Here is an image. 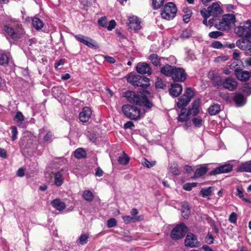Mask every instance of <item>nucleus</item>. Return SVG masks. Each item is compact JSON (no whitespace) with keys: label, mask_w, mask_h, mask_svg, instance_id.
Wrapping results in <instances>:
<instances>
[{"label":"nucleus","mask_w":251,"mask_h":251,"mask_svg":"<svg viewBox=\"0 0 251 251\" xmlns=\"http://www.w3.org/2000/svg\"><path fill=\"white\" fill-rule=\"evenodd\" d=\"M3 30L7 38H11L15 40L21 38L24 34L21 25L18 22L5 25L3 26Z\"/></svg>","instance_id":"f257e3e1"},{"label":"nucleus","mask_w":251,"mask_h":251,"mask_svg":"<svg viewBox=\"0 0 251 251\" xmlns=\"http://www.w3.org/2000/svg\"><path fill=\"white\" fill-rule=\"evenodd\" d=\"M236 22L235 17L233 14H228L223 16L222 19L215 24V27L220 30H229Z\"/></svg>","instance_id":"f03ea898"},{"label":"nucleus","mask_w":251,"mask_h":251,"mask_svg":"<svg viewBox=\"0 0 251 251\" xmlns=\"http://www.w3.org/2000/svg\"><path fill=\"white\" fill-rule=\"evenodd\" d=\"M127 80L134 86L143 88H146L150 85L149 79L146 76L140 75L129 74L127 77Z\"/></svg>","instance_id":"7ed1b4c3"},{"label":"nucleus","mask_w":251,"mask_h":251,"mask_svg":"<svg viewBox=\"0 0 251 251\" xmlns=\"http://www.w3.org/2000/svg\"><path fill=\"white\" fill-rule=\"evenodd\" d=\"M176 11L177 9L175 4L173 2H169L164 6L161 13V16L164 19L170 20L176 16Z\"/></svg>","instance_id":"20e7f679"},{"label":"nucleus","mask_w":251,"mask_h":251,"mask_svg":"<svg viewBox=\"0 0 251 251\" xmlns=\"http://www.w3.org/2000/svg\"><path fill=\"white\" fill-rule=\"evenodd\" d=\"M242 25L235 28V33L238 36L251 38V21L249 20L243 23Z\"/></svg>","instance_id":"39448f33"},{"label":"nucleus","mask_w":251,"mask_h":251,"mask_svg":"<svg viewBox=\"0 0 251 251\" xmlns=\"http://www.w3.org/2000/svg\"><path fill=\"white\" fill-rule=\"evenodd\" d=\"M122 111L126 116L131 120H137L140 117V111L135 106L125 105L122 107Z\"/></svg>","instance_id":"423d86ee"},{"label":"nucleus","mask_w":251,"mask_h":251,"mask_svg":"<svg viewBox=\"0 0 251 251\" xmlns=\"http://www.w3.org/2000/svg\"><path fill=\"white\" fill-rule=\"evenodd\" d=\"M187 231V228L184 224L177 225L172 230L171 237L175 240H177L184 237Z\"/></svg>","instance_id":"0eeeda50"},{"label":"nucleus","mask_w":251,"mask_h":251,"mask_svg":"<svg viewBox=\"0 0 251 251\" xmlns=\"http://www.w3.org/2000/svg\"><path fill=\"white\" fill-rule=\"evenodd\" d=\"M75 37L79 42L85 44L92 49H97L99 48L98 44L93 39L83 35L79 34L75 35Z\"/></svg>","instance_id":"6e6552de"},{"label":"nucleus","mask_w":251,"mask_h":251,"mask_svg":"<svg viewBox=\"0 0 251 251\" xmlns=\"http://www.w3.org/2000/svg\"><path fill=\"white\" fill-rule=\"evenodd\" d=\"M142 95L139 93H135L131 91H127L125 93V97L128 101L131 103H136L138 105L141 104Z\"/></svg>","instance_id":"1a4fd4ad"},{"label":"nucleus","mask_w":251,"mask_h":251,"mask_svg":"<svg viewBox=\"0 0 251 251\" xmlns=\"http://www.w3.org/2000/svg\"><path fill=\"white\" fill-rule=\"evenodd\" d=\"M171 77L175 81L183 82L186 79V74L183 68L175 67Z\"/></svg>","instance_id":"9d476101"},{"label":"nucleus","mask_w":251,"mask_h":251,"mask_svg":"<svg viewBox=\"0 0 251 251\" xmlns=\"http://www.w3.org/2000/svg\"><path fill=\"white\" fill-rule=\"evenodd\" d=\"M136 71L141 74H151L152 70L149 64L145 62H139L136 67Z\"/></svg>","instance_id":"9b49d317"},{"label":"nucleus","mask_w":251,"mask_h":251,"mask_svg":"<svg viewBox=\"0 0 251 251\" xmlns=\"http://www.w3.org/2000/svg\"><path fill=\"white\" fill-rule=\"evenodd\" d=\"M233 169V165L230 164H225L216 168L210 173L211 175H216L220 174L227 173L231 172Z\"/></svg>","instance_id":"f8f14e48"},{"label":"nucleus","mask_w":251,"mask_h":251,"mask_svg":"<svg viewBox=\"0 0 251 251\" xmlns=\"http://www.w3.org/2000/svg\"><path fill=\"white\" fill-rule=\"evenodd\" d=\"M235 75L238 79L245 82L250 79L251 76V73L247 71L237 69L235 71Z\"/></svg>","instance_id":"ddd939ff"},{"label":"nucleus","mask_w":251,"mask_h":251,"mask_svg":"<svg viewBox=\"0 0 251 251\" xmlns=\"http://www.w3.org/2000/svg\"><path fill=\"white\" fill-rule=\"evenodd\" d=\"M222 85L226 89L232 91L236 89L237 83L233 78L228 77L222 82Z\"/></svg>","instance_id":"4468645a"},{"label":"nucleus","mask_w":251,"mask_h":251,"mask_svg":"<svg viewBox=\"0 0 251 251\" xmlns=\"http://www.w3.org/2000/svg\"><path fill=\"white\" fill-rule=\"evenodd\" d=\"M198 241L196 236L191 233L187 234L185 240V245L187 247L193 248L197 246Z\"/></svg>","instance_id":"2eb2a0df"},{"label":"nucleus","mask_w":251,"mask_h":251,"mask_svg":"<svg viewBox=\"0 0 251 251\" xmlns=\"http://www.w3.org/2000/svg\"><path fill=\"white\" fill-rule=\"evenodd\" d=\"M236 46L243 50H251V41L247 38H243L237 40Z\"/></svg>","instance_id":"dca6fc26"},{"label":"nucleus","mask_w":251,"mask_h":251,"mask_svg":"<svg viewBox=\"0 0 251 251\" xmlns=\"http://www.w3.org/2000/svg\"><path fill=\"white\" fill-rule=\"evenodd\" d=\"M92 110L89 107H84L79 113V117L81 122L85 123L89 121L92 115Z\"/></svg>","instance_id":"f3484780"},{"label":"nucleus","mask_w":251,"mask_h":251,"mask_svg":"<svg viewBox=\"0 0 251 251\" xmlns=\"http://www.w3.org/2000/svg\"><path fill=\"white\" fill-rule=\"evenodd\" d=\"M128 25L132 30H138L141 29V21L136 16H132L129 18Z\"/></svg>","instance_id":"a211bd4d"},{"label":"nucleus","mask_w":251,"mask_h":251,"mask_svg":"<svg viewBox=\"0 0 251 251\" xmlns=\"http://www.w3.org/2000/svg\"><path fill=\"white\" fill-rule=\"evenodd\" d=\"M182 86L178 83H173L169 89V93L173 97H178L182 92Z\"/></svg>","instance_id":"6ab92c4d"},{"label":"nucleus","mask_w":251,"mask_h":251,"mask_svg":"<svg viewBox=\"0 0 251 251\" xmlns=\"http://www.w3.org/2000/svg\"><path fill=\"white\" fill-rule=\"evenodd\" d=\"M209 12L211 16H216L222 13V10L219 4L217 3H213L212 4L208 7Z\"/></svg>","instance_id":"aec40b11"},{"label":"nucleus","mask_w":251,"mask_h":251,"mask_svg":"<svg viewBox=\"0 0 251 251\" xmlns=\"http://www.w3.org/2000/svg\"><path fill=\"white\" fill-rule=\"evenodd\" d=\"M238 172L251 173V160L242 163L237 168Z\"/></svg>","instance_id":"412c9836"},{"label":"nucleus","mask_w":251,"mask_h":251,"mask_svg":"<svg viewBox=\"0 0 251 251\" xmlns=\"http://www.w3.org/2000/svg\"><path fill=\"white\" fill-rule=\"evenodd\" d=\"M175 68L174 66L166 65L161 68L160 72L166 76H171Z\"/></svg>","instance_id":"4be33fe9"},{"label":"nucleus","mask_w":251,"mask_h":251,"mask_svg":"<svg viewBox=\"0 0 251 251\" xmlns=\"http://www.w3.org/2000/svg\"><path fill=\"white\" fill-rule=\"evenodd\" d=\"M233 100L238 106H242L246 102V99L241 94H236L233 98Z\"/></svg>","instance_id":"5701e85b"},{"label":"nucleus","mask_w":251,"mask_h":251,"mask_svg":"<svg viewBox=\"0 0 251 251\" xmlns=\"http://www.w3.org/2000/svg\"><path fill=\"white\" fill-rule=\"evenodd\" d=\"M54 183L57 186H61L64 181V177L62 173L60 171L56 172L54 174Z\"/></svg>","instance_id":"b1692460"},{"label":"nucleus","mask_w":251,"mask_h":251,"mask_svg":"<svg viewBox=\"0 0 251 251\" xmlns=\"http://www.w3.org/2000/svg\"><path fill=\"white\" fill-rule=\"evenodd\" d=\"M51 204L53 207L58 211H62L66 207L65 203L59 199H55L53 201L51 202Z\"/></svg>","instance_id":"393cba45"},{"label":"nucleus","mask_w":251,"mask_h":251,"mask_svg":"<svg viewBox=\"0 0 251 251\" xmlns=\"http://www.w3.org/2000/svg\"><path fill=\"white\" fill-rule=\"evenodd\" d=\"M200 101L199 100H195L192 103V107L189 109V112L193 116H196L199 112Z\"/></svg>","instance_id":"a878e982"},{"label":"nucleus","mask_w":251,"mask_h":251,"mask_svg":"<svg viewBox=\"0 0 251 251\" xmlns=\"http://www.w3.org/2000/svg\"><path fill=\"white\" fill-rule=\"evenodd\" d=\"M149 59L151 61V63L155 66H160L161 64L160 63L161 59L163 58L159 57L156 54H152L149 56Z\"/></svg>","instance_id":"bb28decb"},{"label":"nucleus","mask_w":251,"mask_h":251,"mask_svg":"<svg viewBox=\"0 0 251 251\" xmlns=\"http://www.w3.org/2000/svg\"><path fill=\"white\" fill-rule=\"evenodd\" d=\"M190 101L189 99H187L183 95L178 99V102H177V106L179 108H183L186 106L188 103Z\"/></svg>","instance_id":"cd10ccee"},{"label":"nucleus","mask_w":251,"mask_h":251,"mask_svg":"<svg viewBox=\"0 0 251 251\" xmlns=\"http://www.w3.org/2000/svg\"><path fill=\"white\" fill-rule=\"evenodd\" d=\"M83 198L87 201H91L94 199L93 193L89 190H85L82 194Z\"/></svg>","instance_id":"c85d7f7f"},{"label":"nucleus","mask_w":251,"mask_h":251,"mask_svg":"<svg viewBox=\"0 0 251 251\" xmlns=\"http://www.w3.org/2000/svg\"><path fill=\"white\" fill-rule=\"evenodd\" d=\"M14 120L18 126L21 125L24 120V116L20 111L16 112Z\"/></svg>","instance_id":"c756f323"},{"label":"nucleus","mask_w":251,"mask_h":251,"mask_svg":"<svg viewBox=\"0 0 251 251\" xmlns=\"http://www.w3.org/2000/svg\"><path fill=\"white\" fill-rule=\"evenodd\" d=\"M207 171V168L204 166H201L198 168L194 174L195 177H199L204 175Z\"/></svg>","instance_id":"7c9ffc66"},{"label":"nucleus","mask_w":251,"mask_h":251,"mask_svg":"<svg viewBox=\"0 0 251 251\" xmlns=\"http://www.w3.org/2000/svg\"><path fill=\"white\" fill-rule=\"evenodd\" d=\"M220 110V106L218 104H215L208 108V111L210 115H214L217 114Z\"/></svg>","instance_id":"2f4dec72"},{"label":"nucleus","mask_w":251,"mask_h":251,"mask_svg":"<svg viewBox=\"0 0 251 251\" xmlns=\"http://www.w3.org/2000/svg\"><path fill=\"white\" fill-rule=\"evenodd\" d=\"M190 115L189 111L187 113L184 111V110H182L181 113L177 117V120L180 122L187 121L189 119V116Z\"/></svg>","instance_id":"473e14b6"},{"label":"nucleus","mask_w":251,"mask_h":251,"mask_svg":"<svg viewBox=\"0 0 251 251\" xmlns=\"http://www.w3.org/2000/svg\"><path fill=\"white\" fill-rule=\"evenodd\" d=\"M213 189V187H212L202 188L200 191V194L203 197H207L211 195Z\"/></svg>","instance_id":"72a5a7b5"},{"label":"nucleus","mask_w":251,"mask_h":251,"mask_svg":"<svg viewBox=\"0 0 251 251\" xmlns=\"http://www.w3.org/2000/svg\"><path fill=\"white\" fill-rule=\"evenodd\" d=\"M9 60V56L5 53L0 54V65L8 64Z\"/></svg>","instance_id":"f704fd0d"},{"label":"nucleus","mask_w":251,"mask_h":251,"mask_svg":"<svg viewBox=\"0 0 251 251\" xmlns=\"http://www.w3.org/2000/svg\"><path fill=\"white\" fill-rule=\"evenodd\" d=\"M122 218L126 224L130 222H134L140 220V217H132L130 216H124L122 217Z\"/></svg>","instance_id":"c9c22d12"},{"label":"nucleus","mask_w":251,"mask_h":251,"mask_svg":"<svg viewBox=\"0 0 251 251\" xmlns=\"http://www.w3.org/2000/svg\"><path fill=\"white\" fill-rule=\"evenodd\" d=\"M33 26L37 29H39L43 27L42 22L38 18H34L32 20Z\"/></svg>","instance_id":"e433bc0d"},{"label":"nucleus","mask_w":251,"mask_h":251,"mask_svg":"<svg viewBox=\"0 0 251 251\" xmlns=\"http://www.w3.org/2000/svg\"><path fill=\"white\" fill-rule=\"evenodd\" d=\"M74 153L75 157L77 158L85 157L86 155L85 151L81 148L76 149Z\"/></svg>","instance_id":"4c0bfd02"},{"label":"nucleus","mask_w":251,"mask_h":251,"mask_svg":"<svg viewBox=\"0 0 251 251\" xmlns=\"http://www.w3.org/2000/svg\"><path fill=\"white\" fill-rule=\"evenodd\" d=\"M118 161L120 164L126 165L128 163L129 158L126 153H124L123 156H120L119 157Z\"/></svg>","instance_id":"58836bf2"},{"label":"nucleus","mask_w":251,"mask_h":251,"mask_svg":"<svg viewBox=\"0 0 251 251\" xmlns=\"http://www.w3.org/2000/svg\"><path fill=\"white\" fill-rule=\"evenodd\" d=\"M194 95L195 93L193 89L191 88H186L183 96L191 100V99L194 97Z\"/></svg>","instance_id":"ea45409f"},{"label":"nucleus","mask_w":251,"mask_h":251,"mask_svg":"<svg viewBox=\"0 0 251 251\" xmlns=\"http://www.w3.org/2000/svg\"><path fill=\"white\" fill-rule=\"evenodd\" d=\"M141 104L143 103L146 107L147 108H151L153 104L148 99L142 95L141 96Z\"/></svg>","instance_id":"a19ab883"},{"label":"nucleus","mask_w":251,"mask_h":251,"mask_svg":"<svg viewBox=\"0 0 251 251\" xmlns=\"http://www.w3.org/2000/svg\"><path fill=\"white\" fill-rule=\"evenodd\" d=\"M165 0H153L152 6L154 9L159 8L164 3Z\"/></svg>","instance_id":"79ce46f5"},{"label":"nucleus","mask_w":251,"mask_h":251,"mask_svg":"<svg viewBox=\"0 0 251 251\" xmlns=\"http://www.w3.org/2000/svg\"><path fill=\"white\" fill-rule=\"evenodd\" d=\"M142 163L143 166H144L147 168H151L155 165V161L150 162L146 158H144L142 160Z\"/></svg>","instance_id":"37998d69"},{"label":"nucleus","mask_w":251,"mask_h":251,"mask_svg":"<svg viewBox=\"0 0 251 251\" xmlns=\"http://www.w3.org/2000/svg\"><path fill=\"white\" fill-rule=\"evenodd\" d=\"M170 170L172 173L175 175H178L180 174L179 171L178 169V166L176 164H173L170 167Z\"/></svg>","instance_id":"c03bdc74"},{"label":"nucleus","mask_w":251,"mask_h":251,"mask_svg":"<svg viewBox=\"0 0 251 251\" xmlns=\"http://www.w3.org/2000/svg\"><path fill=\"white\" fill-rule=\"evenodd\" d=\"M193 123L195 126L196 127H200L201 126L202 124V120L201 118L200 117H197L194 118L193 120Z\"/></svg>","instance_id":"a18cd8bd"},{"label":"nucleus","mask_w":251,"mask_h":251,"mask_svg":"<svg viewBox=\"0 0 251 251\" xmlns=\"http://www.w3.org/2000/svg\"><path fill=\"white\" fill-rule=\"evenodd\" d=\"M88 238V235L86 234H81L79 238V243L83 245L87 243Z\"/></svg>","instance_id":"49530a36"},{"label":"nucleus","mask_w":251,"mask_h":251,"mask_svg":"<svg viewBox=\"0 0 251 251\" xmlns=\"http://www.w3.org/2000/svg\"><path fill=\"white\" fill-rule=\"evenodd\" d=\"M117 222L115 218L109 219L107 222V226L109 228L114 227L117 226Z\"/></svg>","instance_id":"de8ad7c7"},{"label":"nucleus","mask_w":251,"mask_h":251,"mask_svg":"<svg viewBox=\"0 0 251 251\" xmlns=\"http://www.w3.org/2000/svg\"><path fill=\"white\" fill-rule=\"evenodd\" d=\"M243 91L248 95L251 94V86L248 83L244 84L243 86Z\"/></svg>","instance_id":"09e8293b"},{"label":"nucleus","mask_w":251,"mask_h":251,"mask_svg":"<svg viewBox=\"0 0 251 251\" xmlns=\"http://www.w3.org/2000/svg\"><path fill=\"white\" fill-rule=\"evenodd\" d=\"M223 33L220 31H212L209 33V36L212 38H217V37L222 36Z\"/></svg>","instance_id":"8fccbe9b"},{"label":"nucleus","mask_w":251,"mask_h":251,"mask_svg":"<svg viewBox=\"0 0 251 251\" xmlns=\"http://www.w3.org/2000/svg\"><path fill=\"white\" fill-rule=\"evenodd\" d=\"M196 183H188L184 185L183 189L187 191H190L193 187L196 186Z\"/></svg>","instance_id":"3c124183"},{"label":"nucleus","mask_w":251,"mask_h":251,"mask_svg":"<svg viewBox=\"0 0 251 251\" xmlns=\"http://www.w3.org/2000/svg\"><path fill=\"white\" fill-rule=\"evenodd\" d=\"M11 133H12V139L13 141L17 139V135L18 134V131L17 128L15 126H13L11 127Z\"/></svg>","instance_id":"603ef678"},{"label":"nucleus","mask_w":251,"mask_h":251,"mask_svg":"<svg viewBox=\"0 0 251 251\" xmlns=\"http://www.w3.org/2000/svg\"><path fill=\"white\" fill-rule=\"evenodd\" d=\"M186 210H182V214L184 218H187L190 214V209L188 203H186Z\"/></svg>","instance_id":"864d4df0"},{"label":"nucleus","mask_w":251,"mask_h":251,"mask_svg":"<svg viewBox=\"0 0 251 251\" xmlns=\"http://www.w3.org/2000/svg\"><path fill=\"white\" fill-rule=\"evenodd\" d=\"M201 14L204 18H208L210 16H211L210 12H209L208 9L206 10L204 8L201 10Z\"/></svg>","instance_id":"5fc2aeb1"},{"label":"nucleus","mask_w":251,"mask_h":251,"mask_svg":"<svg viewBox=\"0 0 251 251\" xmlns=\"http://www.w3.org/2000/svg\"><path fill=\"white\" fill-rule=\"evenodd\" d=\"M99 24L102 27H105L107 25V20L105 17L100 18L98 21Z\"/></svg>","instance_id":"6e6d98bb"},{"label":"nucleus","mask_w":251,"mask_h":251,"mask_svg":"<svg viewBox=\"0 0 251 251\" xmlns=\"http://www.w3.org/2000/svg\"><path fill=\"white\" fill-rule=\"evenodd\" d=\"M229 221L231 223H235L237 221V215L235 213L232 212L229 216Z\"/></svg>","instance_id":"4d7b16f0"},{"label":"nucleus","mask_w":251,"mask_h":251,"mask_svg":"<svg viewBox=\"0 0 251 251\" xmlns=\"http://www.w3.org/2000/svg\"><path fill=\"white\" fill-rule=\"evenodd\" d=\"M116 22L114 20H111L109 24L107 27V28L108 30H112L113 29H114L116 26Z\"/></svg>","instance_id":"13d9d810"},{"label":"nucleus","mask_w":251,"mask_h":251,"mask_svg":"<svg viewBox=\"0 0 251 251\" xmlns=\"http://www.w3.org/2000/svg\"><path fill=\"white\" fill-rule=\"evenodd\" d=\"M211 46L214 49H221L223 47V45L219 41H215L212 44Z\"/></svg>","instance_id":"bf43d9fd"},{"label":"nucleus","mask_w":251,"mask_h":251,"mask_svg":"<svg viewBox=\"0 0 251 251\" xmlns=\"http://www.w3.org/2000/svg\"><path fill=\"white\" fill-rule=\"evenodd\" d=\"M206 242L208 244H212L213 242V238L211 233L208 232L206 237Z\"/></svg>","instance_id":"052dcab7"},{"label":"nucleus","mask_w":251,"mask_h":251,"mask_svg":"<svg viewBox=\"0 0 251 251\" xmlns=\"http://www.w3.org/2000/svg\"><path fill=\"white\" fill-rule=\"evenodd\" d=\"M103 57L109 63H114L115 62V59L111 56L108 55H103Z\"/></svg>","instance_id":"680f3d73"},{"label":"nucleus","mask_w":251,"mask_h":251,"mask_svg":"<svg viewBox=\"0 0 251 251\" xmlns=\"http://www.w3.org/2000/svg\"><path fill=\"white\" fill-rule=\"evenodd\" d=\"M52 137V133L50 131H48L44 137V140L45 141H49L51 139Z\"/></svg>","instance_id":"e2e57ef3"},{"label":"nucleus","mask_w":251,"mask_h":251,"mask_svg":"<svg viewBox=\"0 0 251 251\" xmlns=\"http://www.w3.org/2000/svg\"><path fill=\"white\" fill-rule=\"evenodd\" d=\"M191 35L190 31L188 30H185L183 31L181 36L183 38H188Z\"/></svg>","instance_id":"0e129e2a"},{"label":"nucleus","mask_w":251,"mask_h":251,"mask_svg":"<svg viewBox=\"0 0 251 251\" xmlns=\"http://www.w3.org/2000/svg\"><path fill=\"white\" fill-rule=\"evenodd\" d=\"M134 126V125L133 123L132 122H127L124 125V128H132Z\"/></svg>","instance_id":"69168bd1"},{"label":"nucleus","mask_w":251,"mask_h":251,"mask_svg":"<svg viewBox=\"0 0 251 251\" xmlns=\"http://www.w3.org/2000/svg\"><path fill=\"white\" fill-rule=\"evenodd\" d=\"M228 59V57L226 56H219L215 58V61L216 62H221L226 61Z\"/></svg>","instance_id":"338daca9"},{"label":"nucleus","mask_w":251,"mask_h":251,"mask_svg":"<svg viewBox=\"0 0 251 251\" xmlns=\"http://www.w3.org/2000/svg\"><path fill=\"white\" fill-rule=\"evenodd\" d=\"M240 56V52L238 50H235L233 53V58L235 60H238Z\"/></svg>","instance_id":"774afa93"}]
</instances>
